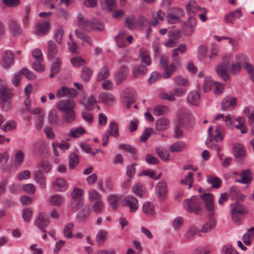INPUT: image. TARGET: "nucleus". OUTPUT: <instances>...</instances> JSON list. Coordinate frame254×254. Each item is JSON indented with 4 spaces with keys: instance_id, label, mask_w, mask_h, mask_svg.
Returning a JSON list of instances; mask_svg holds the SVG:
<instances>
[{
    "instance_id": "obj_1",
    "label": "nucleus",
    "mask_w": 254,
    "mask_h": 254,
    "mask_svg": "<svg viewBox=\"0 0 254 254\" xmlns=\"http://www.w3.org/2000/svg\"><path fill=\"white\" fill-rule=\"evenodd\" d=\"M57 108L62 113V124H71L75 121V104L73 100L68 99L61 101L57 104Z\"/></svg>"
},
{
    "instance_id": "obj_2",
    "label": "nucleus",
    "mask_w": 254,
    "mask_h": 254,
    "mask_svg": "<svg viewBox=\"0 0 254 254\" xmlns=\"http://www.w3.org/2000/svg\"><path fill=\"white\" fill-rule=\"evenodd\" d=\"M77 23L79 27L88 31L92 30L102 31L105 28L103 23L100 20L94 18L89 21L81 14L77 16Z\"/></svg>"
},
{
    "instance_id": "obj_3",
    "label": "nucleus",
    "mask_w": 254,
    "mask_h": 254,
    "mask_svg": "<svg viewBox=\"0 0 254 254\" xmlns=\"http://www.w3.org/2000/svg\"><path fill=\"white\" fill-rule=\"evenodd\" d=\"M230 212L234 223L239 225L242 221V216L247 215L249 211L246 206L237 201L230 204Z\"/></svg>"
},
{
    "instance_id": "obj_4",
    "label": "nucleus",
    "mask_w": 254,
    "mask_h": 254,
    "mask_svg": "<svg viewBox=\"0 0 254 254\" xmlns=\"http://www.w3.org/2000/svg\"><path fill=\"white\" fill-rule=\"evenodd\" d=\"M213 127H210L208 129L209 137L207 139V144L209 148H212L215 146V144H213V141L216 142L221 141L223 139V132L224 131V128L220 126H217L216 127L215 131L213 134Z\"/></svg>"
},
{
    "instance_id": "obj_5",
    "label": "nucleus",
    "mask_w": 254,
    "mask_h": 254,
    "mask_svg": "<svg viewBox=\"0 0 254 254\" xmlns=\"http://www.w3.org/2000/svg\"><path fill=\"white\" fill-rule=\"evenodd\" d=\"M13 93L10 89L0 85V100L3 110H7L10 106V99Z\"/></svg>"
},
{
    "instance_id": "obj_6",
    "label": "nucleus",
    "mask_w": 254,
    "mask_h": 254,
    "mask_svg": "<svg viewBox=\"0 0 254 254\" xmlns=\"http://www.w3.org/2000/svg\"><path fill=\"white\" fill-rule=\"evenodd\" d=\"M184 207L187 211L190 212H193L195 214H199L201 213L202 209L199 205V199L195 196L185 200Z\"/></svg>"
},
{
    "instance_id": "obj_7",
    "label": "nucleus",
    "mask_w": 254,
    "mask_h": 254,
    "mask_svg": "<svg viewBox=\"0 0 254 254\" xmlns=\"http://www.w3.org/2000/svg\"><path fill=\"white\" fill-rule=\"evenodd\" d=\"M233 60V56H225L223 58V64H219L217 66V72L218 74L224 80H227L229 78L228 73V65Z\"/></svg>"
},
{
    "instance_id": "obj_8",
    "label": "nucleus",
    "mask_w": 254,
    "mask_h": 254,
    "mask_svg": "<svg viewBox=\"0 0 254 254\" xmlns=\"http://www.w3.org/2000/svg\"><path fill=\"white\" fill-rule=\"evenodd\" d=\"M160 65L164 70L163 77L165 79L169 78L176 69V66L174 64L172 63L169 65L168 58L165 56H162L160 57Z\"/></svg>"
},
{
    "instance_id": "obj_9",
    "label": "nucleus",
    "mask_w": 254,
    "mask_h": 254,
    "mask_svg": "<svg viewBox=\"0 0 254 254\" xmlns=\"http://www.w3.org/2000/svg\"><path fill=\"white\" fill-rule=\"evenodd\" d=\"M14 63V56L12 52L6 51L0 60V65L3 68H9Z\"/></svg>"
},
{
    "instance_id": "obj_10",
    "label": "nucleus",
    "mask_w": 254,
    "mask_h": 254,
    "mask_svg": "<svg viewBox=\"0 0 254 254\" xmlns=\"http://www.w3.org/2000/svg\"><path fill=\"white\" fill-rule=\"evenodd\" d=\"M201 198L204 201L206 210L209 213H213L215 210L213 195L210 193H204L201 195Z\"/></svg>"
},
{
    "instance_id": "obj_11",
    "label": "nucleus",
    "mask_w": 254,
    "mask_h": 254,
    "mask_svg": "<svg viewBox=\"0 0 254 254\" xmlns=\"http://www.w3.org/2000/svg\"><path fill=\"white\" fill-rule=\"evenodd\" d=\"M124 205L129 208L130 213L136 212L139 207L138 200L135 197L131 195H127L125 197Z\"/></svg>"
},
{
    "instance_id": "obj_12",
    "label": "nucleus",
    "mask_w": 254,
    "mask_h": 254,
    "mask_svg": "<svg viewBox=\"0 0 254 254\" xmlns=\"http://www.w3.org/2000/svg\"><path fill=\"white\" fill-rule=\"evenodd\" d=\"M155 191L157 197L161 201L166 199L167 195V184L165 182H159L156 186Z\"/></svg>"
},
{
    "instance_id": "obj_13",
    "label": "nucleus",
    "mask_w": 254,
    "mask_h": 254,
    "mask_svg": "<svg viewBox=\"0 0 254 254\" xmlns=\"http://www.w3.org/2000/svg\"><path fill=\"white\" fill-rule=\"evenodd\" d=\"M124 99L126 103V107L129 109L130 106L135 102L136 94L132 88H127L124 93Z\"/></svg>"
},
{
    "instance_id": "obj_14",
    "label": "nucleus",
    "mask_w": 254,
    "mask_h": 254,
    "mask_svg": "<svg viewBox=\"0 0 254 254\" xmlns=\"http://www.w3.org/2000/svg\"><path fill=\"white\" fill-rule=\"evenodd\" d=\"M49 224V219L44 213L39 214L36 217L35 221V224L42 231L45 232L44 228L48 226Z\"/></svg>"
},
{
    "instance_id": "obj_15",
    "label": "nucleus",
    "mask_w": 254,
    "mask_h": 254,
    "mask_svg": "<svg viewBox=\"0 0 254 254\" xmlns=\"http://www.w3.org/2000/svg\"><path fill=\"white\" fill-rule=\"evenodd\" d=\"M77 95L75 90L72 88H69L66 86H63L61 89L57 91V96L59 98L66 96L69 98H74Z\"/></svg>"
},
{
    "instance_id": "obj_16",
    "label": "nucleus",
    "mask_w": 254,
    "mask_h": 254,
    "mask_svg": "<svg viewBox=\"0 0 254 254\" xmlns=\"http://www.w3.org/2000/svg\"><path fill=\"white\" fill-rule=\"evenodd\" d=\"M196 19L190 16L188 21L185 23L184 27V33L187 36L191 35L195 28Z\"/></svg>"
},
{
    "instance_id": "obj_17",
    "label": "nucleus",
    "mask_w": 254,
    "mask_h": 254,
    "mask_svg": "<svg viewBox=\"0 0 254 254\" xmlns=\"http://www.w3.org/2000/svg\"><path fill=\"white\" fill-rule=\"evenodd\" d=\"M33 177L35 182L39 184L42 189L46 188V178L41 171L37 170L35 171L33 173Z\"/></svg>"
},
{
    "instance_id": "obj_18",
    "label": "nucleus",
    "mask_w": 254,
    "mask_h": 254,
    "mask_svg": "<svg viewBox=\"0 0 254 254\" xmlns=\"http://www.w3.org/2000/svg\"><path fill=\"white\" fill-rule=\"evenodd\" d=\"M200 100V93L198 91H192L188 95V102L194 106H198Z\"/></svg>"
},
{
    "instance_id": "obj_19",
    "label": "nucleus",
    "mask_w": 254,
    "mask_h": 254,
    "mask_svg": "<svg viewBox=\"0 0 254 254\" xmlns=\"http://www.w3.org/2000/svg\"><path fill=\"white\" fill-rule=\"evenodd\" d=\"M237 99L235 97H226L223 99L221 103V109L223 110H228L231 107L236 105Z\"/></svg>"
},
{
    "instance_id": "obj_20",
    "label": "nucleus",
    "mask_w": 254,
    "mask_h": 254,
    "mask_svg": "<svg viewBox=\"0 0 254 254\" xmlns=\"http://www.w3.org/2000/svg\"><path fill=\"white\" fill-rule=\"evenodd\" d=\"M128 72V70L127 67L124 65L122 66L120 70L116 73L115 75V80L116 83L117 84H121L124 80H125Z\"/></svg>"
},
{
    "instance_id": "obj_21",
    "label": "nucleus",
    "mask_w": 254,
    "mask_h": 254,
    "mask_svg": "<svg viewBox=\"0 0 254 254\" xmlns=\"http://www.w3.org/2000/svg\"><path fill=\"white\" fill-rule=\"evenodd\" d=\"M193 122V118L191 115L189 113L184 114L181 118L179 119V124L181 127H189Z\"/></svg>"
},
{
    "instance_id": "obj_22",
    "label": "nucleus",
    "mask_w": 254,
    "mask_h": 254,
    "mask_svg": "<svg viewBox=\"0 0 254 254\" xmlns=\"http://www.w3.org/2000/svg\"><path fill=\"white\" fill-rule=\"evenodd\" d=\"M186 9L188 14L190 15H193L198 11L203 12L204 9H202L197 5L194 0H190L186 5Z\"/></svg>"
},
{
    "instance_id": "obj_23",
    "label": "nucleus",
    "mask_w": 254,
    "mask_h": 254,
    "mask_svg": "<svg viewBox=\"0 0 254 254\" xmlns=\"http://www.w3.org/2000/svg\"><path fill=\"white\" fill-rule=\"evenodd\" d=\"M241 178L237 180L236 182L243 184H249L252 180V175L250 169H247L242 172L241 175Z\"/></svg>"
},
{
    "instance_id": "obj_24",
    "label": "nucleus",
    "mask_w": 254,
    "mask_h": 254,
    "mask_svg": "<svg viewBox=\"0 0 254 254\" xmlns=\"http://www.w3.org/2000/svg\"><path fill=\"white\" fill-rule=\"evenodd\" d=\"M53 187L59 191H65L68 188V185L64 179L62 178H57L53 182Z\"/></svg>"
},
{
    "instance_id": "obj_25",
    "label": "nucleus",
    "mask_w": 254,
    "mask_h": 254,
    "mask_svg": "<svg viewBox=\"0 0 254 254\" xmlns=\"http://www.w3.org/2000/svg\"><path fill=\"white\" fill-rule=\"evenodd\" d=\"M242 15L241 10L240 8L237 9L234 11L230 12L227 14L224 18L225 22L227 23H233L234 21L236 18H239Z\"/></svg>"
},
{
    "instance_id": "obj_26",
    "label": "nucleus",
    "mask_w": 254,
    "mask_h": 254,
    "mask_svg": "<svg viewBox=\"0 0 254 254\" xmlns=\"http://www.w3.org/2000/svg\"><path fill=\"white\" fill-rule=\"evenodd\" d=\"M48 58L49 59H54L57 55L58 48L56 44L52 41L48 42Z\"/></svg>"
},
{
    "instance_id": "obj_27",
    "label": "nucleus",
    "mask_w": 254,
    "mask_h": 254,
    "mask_svg": "<svg viewBox=\"0 0 254 254\" xmlns=\"http://www.w3.org/2000/svg\"><path fill=\"white\" fill-rule=\"evenodd\" d=\"M127 35L125 30H121L116 37V41L119 48H124L127 46L126 40Z\"/></svg>"
},
{
    "instance_id": "obj_28",
    "label": "nucleus",
    "mask_w": 254,
    "mask_h": 254,
    "mask_svg": "<svg viewBox=\"0 0 254 254\" xmlns=\"http://www.w3.org/2000/svg\"><path fill=\"white\" fill-rule=\"evenodd\" d=\"M229 194L232 199L237 200H244L246 196L241 193L240 190L235 187H232L229 190Z\"/></svg>"
},
{
    "instance_id": "obj_29",
    "label": "nucleus",
    "mask_w": 254,
    "mask_h": 254,
    "mask_svg": "<svg viewBox=\"0 0 254 254\" xmlns=\"http://www.w3.org/2000/svg\"><path fill=\"white\" fill-rule=\"evenodd\" d=\"M165 16V13L161 10H159L157 12L152 13V20L151 21V26L155 27L159 24V21L164 20Z\"/></svg>"
},
{
    "instance_id": "obj_30",
    "label": "nucleus",
    "mask_w": 254,
    "mask_h": 254,
    "mask_svg": "<svg viewBox=\"0 0 254 254\" xmlns=\"http://www.w3.org/2000/svg\"><path fill=\"white\" fill-rule=\"evenodd\" d=\"M50 28V23L48 21H43L36 25L37 31L39 34L41 36L47 34Z\"/></svg>"
},
{
    "instance_id": "obj_31",
    "label": "nucleus",
    "mask_w": 254,
    "mask_h": 254,
    "mask_svg": "<svg viewBox=\"0 0 254 254\" xmlns=\"http://www.w3.org/2000/svg\"><path fill=\"white\" fill-rule=\"evenodd\" d=\"M169 121L166 118H160L156 122V128L158 131H163L169 127Z\"/></svg>"
},
{
    "instance_id": "obj_32",
    "label": "nucleus",
    "mask_w": 254,
    "mask_h": 254,
    "mask_svg": "<svg viewBox=\"0 0 254 254\" xmlns=\"http://www.w3.org/2000/svg\"><path fill=\"white\" fill-rule=\"evenodd\" d=\"M139 56L141 59V62L148 66L151 64V59L149 55L147 50L144 48H141L139 50Z\"/></svg>"
},
{
    "instance_id": "obj_33",
    "label": "nucleus",
    "mask_w": 254,
    "mask_h": 254,
    "mask_svg": "<svg viewBox=\"0 0 254 254\" xmlns=\"http://www.w3.org/2000/svg\"><path fill=\"white\" fill-rule=\"evenodd\" d=\"M85 130L83 127H77L71 128L69 132L67 134V136L77 138L80 135L85 134Z\"/></svg>"
},
{
    "instance_id": "obj_34",
    "label": "nucleus",
    "mask_w": 254,
    "mask_h": 254,
    "mask_svg": "<svg viewBox=\"0 0 254 254\" xmlns=\"http://www.w3.org/2000/svg\"><path fill=\"white\" fill-rule=\"evenodd\" d=\"M132 190L134 194L139 197H142L145 193V187L139 183L134 185L132 188Z\"/></svg>"
},
{
    "instance_id": "obj_35",
    "label": "nucleus",
    "mask_w": 254,
    "mask_h": 254,
    "mask_svg": "<svg viewBox=\"0 0 254 254\" xmlns=\"http://www.w3.org/2000/svg\"><path fill=\"white\" fill-rule=\"evenodd\" d=\"M186 147V144L183 141H178L173 143L169 147L171 152H181Z\"/></svg>"
},
{
    "instance_id": "obj_36",
    "label": "nucleus",
    "mask_w": 254,
    "mask_h": 254,
    "mask_svg": "<svg viewBox=\"0 0 254 254\" xmlns=\"http://www.w3.org/2000/svg\"><path fill=\"white\" fill-rule=\"evenodd\" d=\"M147 69L145 65H138L133 68V74L135 77H138L146 73Z\"/></svg>"
},
{
    "instance_id": "obj_37",
    "label": "nucleus",
    "mask_w": 254,
    "mask_h": 254,
    "mask_svg": "<svg viewBox=\"0 0 254 254\" xmlns=\"http://www.w3.org/2000/svg\"><path fill=\"white\" fill-rule=\"evenodd\" d=\"M48 120L52 126H60V123L59 121L57 113L56 111H51L49 113Z\"/></svg>"
},
{
    "instance_id": "obj_38",
    "label": "nucleus",
    "mask_w": 254,
    "mask_h": 254,
    "mask_svg": "<svg viewBox=\"0 0 254 254\" xmlns=\"http://www.w3.org/2000/svg\"><path fill=\"white\" fill-rule=\"evenodd\" d=\"M125 24L128 28L130 29H134L137 27V19H135L134 15H129L126 18Z\"/></svg>"
},
{
    "instance_id": "obj_39",
    "label": "nucleus",
    "mask_w": 254,
    "mask_h": 254,
    "mask_svg": "<svg viewBox=\"0 0 254 254\" xmlns=\"http://www.w3.org/2000/svg\"><path fill=\"white\" fill-rule=\"evenodd\" d=\"M88 199L90 201L102 200V195L96 190L90 189L88 191Z\"/></svg>"
},
{
    "instance_id": "obj_40",
    "label": "nucleus",
    "mask_w": 254,
    "mask_h": 254,
    "mask_svg": "<svg viewBox=\"0 0 254 254\" xmlns=\"http://www.w3.org/2000/svg\"><path fill=\"white\" fill-rule=\"evenodd\" d=\"M99 98L102 103L106 104H110L112 103L115 100L114 96L109 93H103L100 94Z\"/></svg>"
},
{
    "instance_id": "obj_41",
    "label": "nucleus",
    "mask_w": 254,
    "mask_h": 254,
    "mask_svg": "<svg viewBox=\"0 0 254 254\" xmlns=\"http://www.w3.org/2000/svg\"><path fill=\"white\" fill-rule=\"evenodd\" d=\"M64 201V197L60 194H54L50 198V203L55 206L62 205Z\"/></svg>"
},
{
    "instance_id": "obj_42",
    "label": "nucleus",
    "mask_w": 254,
    "mask_h": 254,
    "mask_svg": "<svg viewBox=\"0 0 254 254\" xmlns=\"http://www.w3.org/2000/svg\"><path fill=\"white\" fill-rule=\"evenodd\" d=\"M109 67L104 65L100 70L97 76V80L101 81L107 78L110 75Z\"/></svg>"
},
{
    "instance_id": "obj_43",
    "label": "nucleus",
    "mask_w": 254,
    "mask_h": 254,
    "mask_svg": "<svg viewBox=\"0 0 254 254\" xmlns=\"http://www.w3.org/2000/svg\"><path fill=\"white\" fill-rule=\"evenodd\" d=\"M215 222L213 220H210L203 225L201 228V232L205 233H209L215 227Z\"/></svg>"
},
{
    "instance_id": "obj_44",
    "label": "nucleus",
    "mask_w": 254,
    "mask_h": 254,
    "mask_svg": "<svg viewBox=\"0 0 254 254\" xmlns=\"http://www.w3.org/2000/svg\"><path fill=\"white\" fill-rule=\"evenodd\" d=\"M74 227L73 223L70 222L66 224L63 229L64 236L67 239H70L72 237V230Z\"/></svg>"
},
{
    "instance_id": "obj_45",
    "label": "nucleus",
    "mask_w": 254,
    "mask_h": 254,
    "mask_svg": "<svg viewBox=\"0 0 254 254\" xmlns=\"http://www.w3.org/2000/svg\"><path fill=\"white\" fill-rule=\"evenodd\" d=\"M193 174L192 172H189L184 179L181 181V183L184 185H188V189H190L193 183Z\"/></svg>"
},
{
    "instance_id": "obj_46",
    "label": "nucleus",
    "mask_w": 254,
    "mask_h": 254,
    "mask_svg": "<svg viewBox=\"0 0 254 254\" xmlns=\"http://www.w3.org/2000/svg\"><path fill=\"white\" fill-rule=\"evenodd\" d=\"M64 34L63 28L59 26L55 30L54 32V39L58 44H61L62 41V37Z\"/></svg>"
},
{
    "instance_id": "obj_47",
    "label": "nucleus",
    "mask_w": 254,
    "mask_h": 254,
    "mask_svg": "<svg viewBox=\"0 0 254 254\" xmlns=\"http://www.w3.org/2000/svg\"><path fill=\"white\" fill-rule=\"evenodd\" d=\"M143 212L147 215H151L153 214L154 212V206L150 202H145L142 206Z\"/></svg>"
},
{
    "instance_id": "obj_48",
    "label": "nucleus",
    "mask_w": 254,
    "mask_h": 254,
    "mask_svg": "<svg viewBox=\"0 0 254 254\" xmlns=\"http://www.w3.org/2000/svg\"><path fill=\"white\" fill-rule=\"evenodd\" d=\"M214 82L211 78L210 76H206L204 80L203 85V90L205 93H207L212 88L213 85L214 84Z\"/></svg>"
},
{
    "instance_id": "obj_49",
    "label": "nucleus",
    "mask_w": 254,
    "mask_h": 254,
    "mask_svg": "<svg viewBox=\"0 0 254 254\" xmlns=\"http://www.w3.org/2000/svg\"><path fill=\"white\" fill-rule=\"evenodd\" d=\"M108 235L107 231L104 229L100 230L96 236V240L98 244L102 245L106 239Z\"/></svg>"
},
{
    "instance_id": "obj_50",
    "label": "nucleus",
    "mask_w": 254,
    "mask_h": 254,
    "mask_svg": "<svg viewBox=\"0 0 254 254\" xmlns=\"http://www.w3.org/2000/svg\"><path fill=\"white\" fill-rule=\"evenodd\" d=\"M207 181L209 184H211L213 188L215 189L219 188L222 184L220 179L216 177L209 176Z\"/></svg>"
},
{
    "instance_id": "obj_51",
    "label": "nucleus",
    "mask_w": 254,
    "mask_h": 254,
    "mask_svg": "<svg viewBox=\"0 0 254 254\" xmlns=\"http://www.w3.org/2000/svg\"><path fill=\"white\" fill-rule=\"evenodd\" d=\"M168 107L166 106L160 105L154 108L153 114L155 116H160L168 113Z\"/></svg>"
},
{
    "instance_id": "obj_52",
    "label": "nucleus",
    "mask_w": 254,
    "mask_h": 254,
    "mask_svg": "<svg viewBox=\"0 0 254 254\" xmlns=\"http://www.w3.org/2000/svg\"><path fill=\"white\" fill-rule=\"evenodd\" d=\"M110 132V134L117 138L119 136V127L117 123L112 121L110 124V130L107 131Z\"/></svg>"
},
{
    "instance_id": "obj_53",
    "label": "nucleus",
    "mask_w": 254,
    "mask_h": 254,
    "mask_svg": "<svg viewBox=\"0 0 254 254\" xmlns=\"http://www.w3.org/2000/svg\"><path fill=\"white\" fill-rule=\"evenodd\" d=\"M156 151L158 156L164 161H168L170 158V154L167 151L162 147H158Z\"/></svg>"
},
{
    "instance_id": "obj_54",
    "label": "nucleus",
    "mask_w": 254,
    "mask_h": 254,
    "mask_svg": "<svg viewBox=\"0 0 254 254\" xmlns=\"http://www.w3.org/2000/svg\"><path fill=\"white\" fill-rule=\"evenodd\" d=\"M234 153L236 157H241L245 155V150L243 145L236 144L233 148Z\"/></svg>"
},
{
    "instance_id": "obj_55",
    "label": "nucleus",
    "mask_w": 254,
    "mask_h": 254,
    "mask_svg": "<svg viewBox=\"0 0 254 254\" xmlns=\"http://www.w3.org/2000/svg\"><path fill=\"white\" fill-rule=\"evenodd\" d=\"M75 33L78 38L82 40L89 45L92 44V41L90 38L82 31L79 30H76L75 31Z\"/></svg>"
},
{
    "instance_id": "obj_56",
    "label": "nucleus",
    "mask_w": 254,
    "mask_h": 254,
    "mask_svg": "<svg viewBox=\"0 0 254 254\" xmlns=\"http://www.w3.org/2000/svg\"><path fill=\"white\" fill-rule=\"evenodd\" d=\"M151 25V21H149L146 17L140 15L137 18V27H146Z\"/></svg>"
},
{
    "instance_id": "obj_57",
    "label": "nucleus",
    "mask_w": 254,
    "mask_h": 254,
    "mask_svg": "<svg viewBox=\"0 0 254 254\" xmlns=\"http://www.w3.org/2000/svg\"><path fill=\"white\" fill-rule=\"evenodd\" d=\"M248 58L243 54H238L236 56V62L241 66H244L248 63Z\"/></svg>"
},
{
    "instance_id": "obj_58",
    "label": "nucleus",
    "mask_w": 254,
    "mask_h": 254,
    "mask_svg": "<svg viewBox=\"0 0 254 254\" xmlns=\"http://www.w3.org/2000/svg\"><path fill=\"white\" fill-rule=\"evenodd\" d=\"M83 203V199H72L71 202V207L73 211H77Z\"/></svg>"
},
{
    "instance_id": "obj_59",
    "label": "nucleus",
    "mask_w": 254,
    "mask_h": 254,
    "mask_svg": "<svg viewBox=\"0 0 254 254\" xmlns=\"http://www.w3.org/2000/svg\"><path fill=\"white\" fill-rule=\"evenodd\" d=\"M104 206L103 202L102 200L95 201L92 206L93 211L96 213H100L103 210Z\"/></svg>"
},
{
    "instance_id": "obj_60",
    "label": "nucleus",
    "mask_w": 254,
    "mask_h": 254,
    "mask_svg": "<svg viewBox=\"0 0 254 254\" xmlns=\"http://www.w3.org/2000/svg\"><path fill=\"white\" fill-rule=\"evenodd\" d=\"M159 97L162 99L166 100L170 102H173L176 100V98L174 97V94L172 91L168 93L162 92L160 94Z\"/></svg>"
},
{
    "instance_id": "obj_61",
    "label": "nucleus",
    "mask_w": 254,
    "mask_h": 254,
    "mask_svg": "<svg viewBox=\"0 0 254 254\" xmlns=\"http://www.w3.org/2000/svg\"><path fill=\"white\" fill-rule=\"evenodd\" d=\"M199 232V230L195 227H191L189 228L185 234L186 239H190L193 237L196 234Z\"/></svg>"
},
{
    "instance_id": "obj_62",
    "label": "nucleus",
    "mask_w": 254,
    "mask_h": 254,
    "mask_svg": "<svg viewBox=\"0 0 254 254\" xmlns=\"http://www.w3.org/2000/svg\"><path fill=\"white\" fill-rule=\"evenodd\" d=\"M244 120L245 119L243 117H239L236 119L239 124L236 126V127L240 130L242 133H245L247 131L246 127L244 124Z\"/></svg>"
},
{
    "instance_id": "obj_63",
    "label": "nucleus",
    "mask_w": 254,
    "mask_h": 254,
    "mask_svg": "<svg viewBox=\"0 0 254 254\" xmlns=\"http://www.w3.org/2000/svg\"><path fill=\"white\" fill-rule=\"evenodd\" d=\"M79 163L78 156L74 153H72L69 156V165L70 168H73Z\"/></svg>"
},
{
    "instance_id": "obj_64",
    "label": "nucleus",
    "mask_w": 254,
    "mask_h": 254,
    "mask_svg": "<svg viewBox=\"0 0 254 254\" xmlns=\"http://www.w3.org/2000/svg\"><path fill=\"white\" fill-rule=\"evenodd\" d=\"M20 73H22V75H24L27 79L29 80H33L36 78L35 74L26 68H22L20 70Z\"/></svg>"
}]
</instances>
